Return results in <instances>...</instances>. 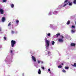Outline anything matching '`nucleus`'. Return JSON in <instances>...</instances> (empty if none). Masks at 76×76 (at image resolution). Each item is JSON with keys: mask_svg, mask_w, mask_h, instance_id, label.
I'll list each match as a JSON object with an SVG mask.
<instances>
[{"mask_svg": "<svg viewBox=\"0 0 76 76\" xmlns=\"http://www.w3.org/2000/svg\"><path fill=\"white\" fill-rule=\"evenodd\" d=\"M72 28H75V26H72Z\"/></svg>", "mask_w": 76, "mask_h": 76, "instance_id": "obj_22", "label": "nucleus"}, {"mask_svg": "<svg viewBox=\"0 0 76 76\" xmlns=\"http://www.w3.org/2000/svg\"><path fill=\"white\" fill-rule=\"evenodd\" d=\"M41 63L42 64H43V61H41Z\"/></svg>", "mask_w": 76, "mask_h": 76, "instance_id": "obj_33", "label": "nucleus"}, {"mask_svg": "<svg viewBox=\"0 0 76 76\" xmlns=\"http://www.w3.org/2000/svg\"><path fill=\"white\" fill-rule=\"evenodd\" d=\"M50 51H48V54H50Z\"/></svg>", "mask_w": 76, "mask_h": 76, "instance_id": "obj_34", "label": "nucleus"}, {"mask_svg": "<svg viewBox=\"0 0 76 76\" xmlns=\"http://www.w3.org/2000/svg\"><path fill=\"white\" fill-rule=\"evenodd\" d=\"M75 23L76 24V21L75 22Z\"/></svg>", "mask_w": 76, "mask_h": 76, "instance_id": "obj_42", "label": "nucleus"}, {"mask_svg": "<svg viewBox=\"0 0 76 76\" xmlns=\"http://www.w3.org/2000/svg\"><path fill=\"white\" fill-rule=\"evenodd\" d=\"M50 35H51V34H50V33H48V36H50Z\"/></svg>", "mask_w": 76, "mask_h": 76, "instance_id": "obj_29", "label": "nucleus"}, {"mask_svg": "<svg viewBox=\"0 0 76 76\" xmlns=\"http://www.w3.org/2000/svg\"><path fill=\"white\" fill-rule=\"evenodd\" d=\"M70 45L71 47H75L76 44L74 43H72Z\"/></svg>", "mask_w": 76, "mask_h": 76, "instance_id": "obj_7", "label": "nucleus"}, {"mask_svg": "<svg viewBox=\"0 0 76 76\" xmlns=\"http://www.w3.org/2000/svg\"><path fill=\"white\" fill-rule=\"evenodd\" d=\"M5 20V18H4V17H3L2 18V22H4Z\"/></svg>", "mask_w": 76, "mask_h": 76, "instance_id": "obj_10", "label": "nucleus"}, {"mask_svg": "<svg viewBox=\"0 0 76 76\" xmlns=\"http://www.w3.org/2000/svg\"><path fill=\"white\" fill-rule=\"evenodd\" d=\"M38 73L39 75H40V74H41V69H39V70Z\"/></svg>", "mask_w": 76, "mask_h": 76, "instance_id": "obj_11", "label": "nucleus"}, {"mask_svg": "<svg viewBox=\"0 0 76 76\" xmlns=\"http://www.w3.org/2000/svg\"><path fill=\"white\" fill-rule=\"evenodd\" d=\"M31 58L33 60V61H34V62L36 61V58L35 57H34V56H32L31 57Z\"/></svg>", "mask_w": 76, "mask_h": 76, "instance_id": "obj_5", "label": "nucleus"}, {"mask_svg": "<svg viewBox=\"0 0 76 76\" xmlns=\"http://www.w3.org/2000/svg\"><path fill=\"white\" fill-rule=\"evenodd\" d=\"M24 75V73H23V75Z\"/></svg>", "mask_w": 76, "mask_h": 76, "instance_id": "obj_41", "label": "nucleus"}, {"mask_svg": "<svg viewBox=\"0 0 76 76\" xmlns=\"http://www.w3.org/2000/svg\"><path fill=\"white\" fill-rule=\"evenodd\" d=\"M11 7L12 8H13L14 7V4H12L11 6Z\"/></svg>", "mask_w": 76, "mask_h": 76, "instance_id": "obj_14", "label": "nucleus"}, {"mask_svg": "<svg viewBox=\"0 0 76 76\" xmlns=\"http://www.w3.org/2000/svg\"><path fill=\"white\" fill-rule=\"evenodd\" d=\"M74 67H76V63H74Z\"/></svg>", "mask_w": 76, "mask_h": 76, "instance_id": "obj_30", "label": "nucleus"}, {"mask_svg": "<svg viewBox=\"0 0 76 76\" xmlns=\"http://www.w3.org/2000/svg\"><path fill=\"white\" fill-rule=\"evenodd\" d=\"M51 15V12H50L49 13V15Z\"/></svg>", "mask_w": 76, "mask_h": 76, "instance_id": "obj_35", "label": "nucleus"}, {"mask_svg": "<svg viewBox=\"0 0 76 76\" xmlns=\"http://www.w3.org/2000/svg\"><path fill=\"white\" fill-rule=\"evenodd\" d=\"M3 1L4 3H6L7 1V0H3Z\"/></svg>", "mask_w": 76, "mask_h": 76, "instance_id": "obj_16", "label": "nucleus"}, {"mask_svg": "<svg viewBox=\"0 0 76 76\" xmlns=\"http://www.w3.org/2000/svg\"><path fill=\"white\" fill-rule=\"evenodd\" d=\"M16 22L17 23H19V20H16Z\"/></svg>", "mask_w": 76, "mask_h": 76, "instance_id": "obj_25", "label": "nucleus"}, {"mask_svg": "<svg viewBox=\"0 0 76 76\" xmlns=\"http://www.w3.org/2000/svg\"><path fill=\"white\" fill-rule=\"evenodd\" d=\"M62 72L63 73H66V70H65L64 69L62 70Z\"/></svg>", "mask_w": 76, "mask_h": 76, "instance_id": "obj_21", "label": "nucleus"}, {"mask_svg": "<svg viewBox=\"0 0 76 76\" xmlns=\"http://www.w3.org/2000/svg\"><path fill=\"white\" fill-rule=\"evenodd\" d=\"M72 66H74V65H72Z\"/></svg>", "mask_w": 76, "mask_h": 76, "instance_id": "obj_40", "label": "nucleus"}, {"mask_svg": "<svg viewBox=\"0 0 76 76\" xmlns=\"http://www.w3.org/2000/svg\"><path fill=\"white\" fill-rule=\"evenodd\" d=\"M0 12L1 15H3V14H4V10H3V9H0Z\"/></svg>", "mask_w": 76, "mask_h": 76, "instance_id": "obj_4", "label": "nucleus"}, {"mask_svg": "<svg viewBox=\"0 0 76 76\" xmlns=\"http://www.w3.org/2000/svg\"><path fill=\"white\" fill-rule=\"evenodd\" d=\"M10 53H11V54L12 53H13V50H10Z\"/></svg>", "mask_w": 76, "mask_h": 76, "instance_id": "obj_27", "label": "nucleus"}, {"mask_svg": "<svg viewBox=\"0 0 76 76\" xmlns=\"http://www.w3.org/2000/svg\"><path fill=\"white\" fill-rule=\"evenodd\" d=\"M61 64L62 65H63V63H62Z\"/></svg>", "mask_w": 76, "mask_h": 76, "instance_id": "obj_39", "label": "nucleus"}, {"mask_svg": "<svg viewBox=\"0 0 76 76\" xmlns=\"http://www.w3.org/2000/svg\"><path fill=\"white\" fill-rule=\"evenodd\" d=\"M4 39H5V40H6V37H4Z\"/></svg>", "mask_w": 76, "mask_h": 76, "instance_id": "obj_36", "label": "nucleus"}, {"mask_svg": "<svg viewBox=\"0 0 76 76\" xmlns=\"http://www.w3.org/2000/svg\"><path fill=\"white\" fill-rule=\"evenodd\" d=\"M58 41L60 42H63V40L62 39H58Z\"/></svg>", "mask_w": 76, "mask_h": 76, "instance_id": "obj_6", "label": "nucleus"}, {"mask_svg": "<svg viewBox=\"0 0 76 76\" xmlns=\"http://www.w3.org/2000/svg\"><path fill=\"white\" fill-rule=\"evenodd\" d=\"M56 13H58V12H57V11H55Z\"/></svg>", "mask_w": 76, "mask_h": 76, "instance_id": "obj_32", "label": "nucleus"}, {"mask_svg": "<svg viewBox=\"0 0 76 76\" xmlns=\"http://www.w3.org/2000/svg\"><path fill=\"white\" fill-rule=\"evenodd\" d=\"M69 67L68 66H66L65 67V69H69Z\"/></svg>", "mask_w": 76, "mask_h": 76, "instance_id": "obj_18", "label": "nucleus"}, {"mask_svg": "<svg viewBox=\"0 0 76 76\" xmlns=\"http://www.w3.org/2000/svg\"><path fill=\"white\" fill-rule=\"evenodd\" d=\"M16 43V41L15 40H12L11 41V45L12 46V47H13V48L14 47V46H15V45Z\"/></svg>", "mask_w": 76, "mask_h": 76, "instance_id": "obj_1", "label": "nucleus"}, {"mask_svg": "<svg viewBox=\"0 0 76 76\" xmlns=\"http://www.w3.org/2000/svg\"><path fill=\"white\" fill-rule=\"evenodd\" d=\"M73 3H74V4H76V0H75L74 1Z\"/></svg>", "mask_w": 76, "mask_h": 76, "instance_id": "obj_23", "label": "nucleus"}, {"mask_svg": "<svg viewBox=\"0 0 76 76\" xmlns=\"http://www.w3.org/2000/svg\"><path fill=\"white\" fill-rule=\"evenodd\" d=\"M41 68H42V69L43 70H44V69H45L44 67H41Z\"/></svg>", "mask_w": 76, "mask_h": 76, "instance_id": "obj_28", "label": "nucleus"}, {"mask_svg": "<svg viewBox=\"0 0 76 76\" xmlns=\"http://www.w3.org/2000/svg\"><path fill=\"white\" fill-rule=\"evenodd\" d=\"M11 32L13 34H14V33H15V32H14V31H11Z\"/></svg>", "mask_w": 76, "mask_h": 76, "instance_id": "obj_26", "label": "nucleus"}, {"mask_svg": "<svg viewBox=\"0 0 76 76\" xmlns=\"http://www.w3.org/2000/svg\"><path fill=\"white\" fill-rule=\"evenodd\" d=\"M48 70L49 72H50V69H48Z\"/></svg>", "mask_w": 76, "mask_h": 76, "instance_id": "obj_37", "label": "nucleus"}, {"mask_svg": "<svg viewBox=\"0 0 76 76\" xmlns=\"http://www.w3.org/2000/svg\"><path fill=\"white\" fill-rule=\"evenodd\" d=\"M52 45H54V44H55V42L54 41H52Z\"/></svg>", "mask_w": 76, "mask_h": 76, "instance_id": "obj_12", "label": "nucleus"}, {"mask_svg": "<svg viewBox=\"0 0 76 76\" xmlns=\"http://www.w3.org/2000/svg\"><path fill=\"white\" fill-rule=\"evenodd\" d=\"M64 4L63 6V7H65L66 6L69 4V1H68V0H66L64 2Z\"/></svg>", "mask_w": 76, "mask_h": 76, "instance_id": "obj_2", "label": "nucleus"}, {"mask_svg": "<svg viewBox=\"0 0 76 76\" xmlns=\"http://www.w3.org/2000/svg\"><path fill=\"white\" fill-rule=\"evenodd\" d=\"M68 3H69V6H72V2H70V1H68Z\"/></svg>", "mask_w": 76, "mask_h": 76, "instance_id": "obj_8", "label": "nucleus"}, {"mask_svg": "<svg viewBox=\"0 0 76 76\" xmlns=\"http://www.w3.org/2000/svg\"><path fill=\"white\" fill-rule=\"evenodd\" d=\"M61 37V39H63V38H64V37L63 35H61L60 36Z\"/></svg>", "mask_w": 76, "mask_h": 76, "instance_id": "obj_20", "label": "nucleus"}, {"mask_svg": "<svg viewBox=\"0 0 76 76\" xmlns=\"http://www.w3.org/2000/svg\"><path fill=\"white\" fill-rule=\"evenodd\" d=\"M56 12H55V11L53 12V14H54V15H56Z\"/></svg>", "mask_w": 76, "mask_h": 76, "instance_id": "obj_31", "label": "nucleus"}, {"mask_svg": "<svg viewBox=\"0 0 76 76\" xmlns=\"http://www.w3.org/2000/svg\"><path fill=\"white\" fill-rule=\"evenodd\" d=\"M0 31H1V28H0Z\"/></svg>", "mask_w": 76, "mask_h": 76, "instance_id": "obj_38", "label": "nucleus"}, {"mask_svg": "<svg viewBox=\"0 0 76 76\" xmlns=\"http://www.w3.org/2000/svg\"><path fill=\"white\" fill-rule=\"evenodd\" d=\"M37 63L38 64H39L41 63V61L39 60L37 61Z\"/></svg>", "mask_w": 76, "mask_h": 76, "instance_id": "obj_17", "label": "nucleus"}, {"mask_svg": "<svg viewBox=\"0 0 76 76\" xmlns=\"http://www.w3.org/2000/svg\"><path fill=\"white\" fill-rule=\"evenodd\" d=\"M58 67L59 68H61V67H62V66L61 65H59L58 66Z\"/></svg>", "mask_w": 76, "mask_h": 76, "instance_id": "obj_24", "label": "nucleus"}, {"mask_svg": "<svg viewBox=\"0 0 76 76\" xmlns=\"http://www.w3.org/2000/svg\"><path fill=\"white\" fill-rule=\"evenodd\" d=\"M71 32L72 33H75V30H72Z\"/></svg>", "mask_w": 76, "mask_h": 76, "instance_id": "obj_15", "label": "nucleus"}, {"mask_svg": "<svg viewBox=\"0 0 76 76\" xmlns=\"http://www.w3.org/2000/svg\"><path fill=\"white\" fill-rule=\"evenodd\" d=\"M11 25V22L8 25V26H10Z\"/></svg>", "mask_w": 76, "mask_h": 76, "instance_id": "obj_19", "label": "nucleus"}, {"mask_svg": "<svg viewBox=\"0 0 76 76\" xmlns=\"http://www.w3.org/2000/svg\"><path fill=\"white\" fill-rule=\"evenodd\" d=\"M56 38H58V36H60V33H58L56 34Z\"/></svg>", "mask_w": 76, "mask_h": 76, "instance_id": "obj_9", "label": "nucleus"}, {"mask_svg": "<svg viewBox=\"0 0 76 76\" xmlns=\"http://www.w3.org/2000/svg\"><path fill=\"white\" fill-rule=\"evenodd\" d=\"M45 42L47 45L46 47H48L49 45H50V42L48 40H46L45 41Z\"/></svg>", "mask_w": 76, "mask_h": 76, "instance_id": "obj_3", "label": "nucleus"}, {"mask_svg": "<svg viewBox=\"0 0 76 76\" xmlns=\"http://www.w3.org/2000/svg\"><path fill=\"white\" fill-rule=\"evenodd\" d=\"M70 20H68L66 23V24H67V25H69V24H70Z\"/></svg>", "mask_w": 76, "mask_h": 76, "instance_id": "obj_13", "label": "nucleus"}]
</instances>
